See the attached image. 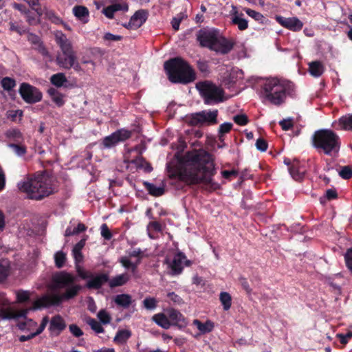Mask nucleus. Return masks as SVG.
Wrapping results in <instances>:
<instances>
[{"mask_svg": "<svg viewBox=\"0 0 352 352\" xmlns=\"http://www.w3.org/2000/svg\"><path fill=\"white\" fill-rule=\"evenodd\" d=\"M75 277L66 272L56 273L52 276L50 289L54 293L45 294L36 300L33 307L19 311L11 309H0V316L3 319H12L25 317L30 309L47 308L60 305L64 300H68L76 296L81 286L75 284Z\"/></svg>", "mask_w": 352, "mask_h": 352, "instance_id": "nucleus-1", "label": "nucleus"}, {"mask_svg": "<svg viewBox=\"0 0 352 352\" xmlns=\"http://www.w3.org/2000/svg\"><path fill=\"white\" fill-rule=\"evenodd\" d=\"M179 179L187 184H201L210 190H217L219 184L212 177L215 174L214 165L211 155L204 150L188 152L184 156Z\"/></svg>", "mask_w": 352, "mask_h": 352, "instance_id": "nucleus-2", "label": "nucleus"}, {"mask_svg": "<svg viewBox=\"0 0 352 352\" xmlns=\"http://www.w3.org/2000/svg\"><path fill=\"white\" fill-rule=\"evenodd\" d=\"M17 186L28 198L36 200H41L55 191L53 179L45 174L26 177L19 182Z\"/></svg>", "mask_w": 352, "mask_h": 352, "instance_id": "nucleus-3", "label": "nucleus"}, {"mask_svg": "<svg viewBox=\"0 0 352 352\" xmlns=\"http://www.w3.org/2000/svg\"><path fill=\"white\" fill-rule=\"evenodd\" d=\"M196 37L201 47L222 54L229 53L234 47L232 41L226 38L214 29L202 28L197 32Z\"/></svg>", "mask_w": 352, "mask_h": 352, "instance_id": "nucleus-4", "label": "nucleus"}, {"mask_svg": "<svg viewBox=\"0 0 352 352\" xmlns=\"http://www.w3.org/2000/svg\"><path fill=\"white\" fill-rule=\"evenodd\" d=\"M164 67L168 80L173 83L186 85L196 79L194 69L181 58L177 57L166 61Z\"/></svg>", "mask_w": 352, "mask_h": 352, "instance_id": "nucleus-5", "label": "nucleus"}, {"mask_svg": "<svg viewBox=\"0 0 352 352\" xmlns=\"http://www.w3.org/2000/svg\"><path fill=\"white\" fill-rule=\"evenodd\" d=\"M312 144L319 152L331 157H336L340 148L339 136L330 129L316 131L312 136Z\"/></svg>", "mask_w": 352, "mask_h": 352, "instance_id": "nucleus-6", "label": "nucleus"}, {"mask_svg": "<svg viewBox=\"0 0 352 352\" xmlns=\"http://www.w3.org/2000/svg\"><path fill=\"white\" fill-rule=\"evenodd\" d=\"M265 99L274 105H280L286 98L287 85L278 78L268 79L263 86Z\"/></svg>", "mask_w": 352, "mask_h": 352, "instance_id": "nucleus-7", "label": "nucleus"}, {"mask_svg": "<svg viewBox=\"0 0 352 352\" xmlns=\"http://www.w3.org/2000/svg\"><path fill=\"white\" fill-rule=\"evenodd\" d=\"M196 88L204 98V103L208 105L223 101V91L210 81L205 80L196 84Z\"/></svg>", "mask_w": 352, "mask_h": 352, "instance_id": "nucleus-8", "label": "nucleus"}, {"mask_svg": "<svg viewBox=\"0 0 352 352\" xmlns=\"http://www.w3.org/2000/svg\"><path fill=\"white\" fill-rule=\"evenodd\" d=\"M218 110H203L186 116V122L191 126H205L217 124Z\"/></svg>", "mask_w": 352, "mask_h": 352, "instance_id": "nucleus-9", "label": "nucleus"}, {"mask_svg": "<svg viewBox=\"0 0 352 352\" xmlns=\"http://www.w3.org/2000/svg\"><path fill=\"white\" fill-rule=\"evenodd\" d=\"M19 92L27 103L34 104L42 100L43 95L39 89L26 82L21 84Z\"/></svg>", "mask_w": 352, "mask_h": 352, "instance_id": "nucleus-10", "label": "nucleus"}, {"mask_svg": "<svg viewBox=\"0 0 352 352\" xmlns=\"http://www.w3.org/2000/svg\"><path fill=\"white\" fill-rule=\"evenodd\" d=\"M131 131L120 129L103 139L102 144L104 148H109L116 146L118 142H123L131 137Z\"/></svg>", "mask_w": 352, "mask_h": 352, "instance_id": "nucleus-11", "label": "nucleus"}, {"mask_svg": "<svg viewBox=\"0 0 352 352\" xmlns=\"http://www.w3.org/2000/svg\"><path fill=\"white\" fill-rule=\"evenodd\" d=\"M148 12L146 10H139L131 17L129 23L124 26L127 29L137 30L141 27L146 21Z\"/></svg>", "mask_w": 352, "mask_h": 352, "instance_id": "nucleus-12", "label": "nucleus"}, {"mask_svg": "<svg viewBox=\"0 0 352 352\" xmlns=\"http://www.w3.org/2000/svg\"><path fill=\"white\" fill-rule=\"evenodd\" d=\"M188 262L186 256L182 252L176 254L171 261L168 262V260H166L170 270V274L173 276L180 274L183 270L184 263H187Z\"/></svg>", "mask_w": 352, "mask_h": 352, "instance_id": "nucleus-13", "label": "nucleus"}, {"mask_svg": "<svg viewBox=\"0 0 352 352\" xmlns=\"http://www.w3.org/2000/svg\"><path fill=\"white\" fill-rule=\"evenodd\" d=\"M276 20L283 27L292 31L300 30L303 26L302 22L296 17L286 18L282 16H276Z\"/></svg>", "mask_w": 352, "mask_h": 352, "instance_id": "nucleus-14", "label": "nucleus"}, {"mask_svg": "<svg viewBox=\"0 0 352 352\" xmlns=\"http://www.w3.org/2000/svg\"><path fill=\"white\" fill-rule=\"evenodd\" d=\"M66 327L65 320L60 316L56 315L52 318L50 322L49 331L52 336H58Z\"/></svg>", "mask_w": 352, "mask_h": 352, "instance_id": "nucleus-15", "label": "nucleus"}, {"mask_svg": "<svg viewBox=\"0 0 352 352\" xmlns=\"http://www.w3.org/2000/svg\"><path fill=\"white\" fill-rule=\"evenodd\" d=\"M76 59V54H58L56 56L57 65L64 69H69L72 67L74 60Z\"/></svg>", "mask_w": 352, "mask_h": 352, "instance_id": "nucleus-16", "label": "nucleus"}, {"mask_svg": "<svg viewBox=\"0 0 352 352\" xmlns=\"http://www.w3.org/2000/svg\"><path fill=\"white\" fill-rule=\"evenodd\" d=\"M56 41L63 54H76L73 50L72 44L63 33L56 35Z\"/></svg>", "mask_w": 352, "mask_h": 352, "instance_id": "nucleus-17", "label": "nucleus"}, {"mask_svg": "<svg viewBox=\"0 0 352 352\" xmlns=\"http://www.w3.org/2000/svg\"><path fill=\"white\" fill-rule=\"evenodd\" d=\"M109 280V275L107 274H98L92 277L87 282L86 287L89 289H100L105 283Z\"/></svg>", "mask_w": 352, "mask_h": 352, "instance_id": "nucleus-18", "label": "nucleus"}, {"mask_svg": "<svg viewBox=\"0 0 352 352\" xmlns=\"http://www.w3.org/2000/svg\"><path fill=\"white\" fill-rule=\"evenodd\" d=\"M166 315L168 317L170 321H171V325H176L183 327L186 324L185 319L182 314L174 309H169L166 311Z\"/></svg>", "mask_w": 352, "mask_h": 352, "instance_id": "nucleus-19", "label": "nucleus"}, {"mask_svg": "<svg viewBox=\"0 0 352 352\" xmlns=\"http://www.w3.org/2000/svg\"><path fill=\"white\" fill-rule=\"evenodd\" d=\"M130 280V275L127 273H123L117 275L108 280L109 286L114 288L125 285Z\"/></svg>", "mask_w": 352, "mask_h": 352, "instance_id": "nucleus-20", "label": "nucleus"}, {"mask_svg": "<svg viewBox=\"0 0 352 352\" xmlns=\"http://www.w3.org/2000/svg\"><path fill=\"white\" fill-rule=\"evenodd\" d=\"M85 239H81L78 243H77L72 249V256L75 261V265H79L83 261V255L82 253V250L85 245Z\"/></svg>", "mask_w": 352, "mask_h": 352, "instance_id": "nucleus-21", "label": "nucleus"}, {"mask_svg": "<svg viewBox=\"0 0 352 352\" xmlns=\"http://www.w3.org/2000/svg\"><path fill=\"white\" fill-rule=\"evenodd\" d=\"M119 262L125 269L131 270L133 274H136L138 266L140 265V260H136L135 262H132L130 258L127 256H122L120 258Z\"/></svg>", "mask_w": 352, "mask_h": 352, "instance_id": "nucleus-22", "label": "nucleus"}, {"mask_svg": "<svg viewBox=\"0 0 352 352\" xmlns=\"http://www.w3.org/2000/svg\"><path fill=\"white\" fill-rule=\"evenodd\" d=\"M153 321L161 327L168 329L171 326V322L166 314L160 313L153 316Z\"/></svg>", "mask_w": 352, "mask_h": 352, "instance_id": "nucleus-23", "label": "nucleus"}, {"mask_svg": "<svg viewBox=\"0 0 352 352\" xmlns=\"http://www.w3.org/2000/svg\"><path fill=\"white\" fill-rule=\"evenodd\" d=\"M324 70V66L320 61H313L309 63V71L310 74L314 77L320 76Z\"/></svg>", "mask_w": 352, "mask_h": 352, "instance_id": "nucleus-24", "label": "nucleus"}, {"mask_svg": "<svg viewBox=\"0 0 352 352\" xmlns=\"http://www.w3.org/2000/svg\"><path fill=\"white\" fill-rule=\"evenodd\" d=\"M114 301L117 305L126 309L132 303V298L129 294H122L116 296Z\"/></svg>", "mask_w": 352, "mask_h": 352, "instance_id": "nucleus-25", "label": "nucleus"}, {"mask_svg": "<svg viewBox=\"0 0 352 352\" xmlns=\"http://www.w3.org/2000/svg\"><path fill=\"white\" fill-rule=\"evenodd\" d=\"M144 186H145L148 193L153 196L158 197L162 195L164 193V186H156L155 185L148 182H144Z\"/></svg>", "mask_w": 352, "mask_h": 352, "instance_id": "nucleus-26", "label": "nucleus"}, {"mask_svg": "<svg viewBox=\"0 0 352 352\" xmlns=\"http://www.w3.org/2000/svg\"><path fill=\"white\" fill-rule=\"evenodd\" d=\"M73 13L79 20L85 23L87 21L85 19L89 16V10L86 7L82 6H76L73 8Z\"/></svg>", "mask_w": 352, "mask_h": 352, "instance_id": "nucleus-27", "label": "nucleus"}, {"mask_svg": "<svg viewBox=\"0 0 352 352\" xmlns=\"http://www.w3.org/2000/svg\"><path fill=\"white\" fill-rule=\"evenodd\" d=\"M131 163L135 164L138 168L143 169L146 173H150L153 170L151 165L142 157H136L131 161Z\"/></svg>", "mask_w": 352, "mask_h": 352, "instance_id": "nucleus-28", "label": "nucleus"}, {"mask_svg": "<svg viewBox=\"0 0 352 352\" xmlns=\"http://www.w3.org/2000/svg\"><path fill=\"white\" fill-rule=\"evenodd\" d=\"M197 328L203 333H206L212 331L214 328V324L210 320L206 321L205 323L201 322L198 320H195L193 322Z\"/></svg>", "mask_w": 352, "mask_h": 352, "instance_id": "nucleus-29", "label": "nucleus"}, {"mask_svg": "<svg viewBox=\"0 0 352 352\" xmlns=\"http://www.w3.org/2000/svg\"><path fill=\"white\" fill-rule=\"evenodd\" d=\"M131 332L127 329L120 330L114 337L113 341L118 344H124L131 337Z\"/></svg>", "mask_w": 352, "mask_h": 352, "instance_id": "nucleus-30", "label": "nucleus"}, {"mask_svg": "<svg viewBox=\"0 0 352 352\" xmlns=\"http://www.w3.org/2000/svg\"><path fill=\"white\" fill-rule=\"evenodd\" d=\"M10 269V262L8 260H0V282L3 281L8 276Z\"/></svg>", "mask_w": 352, "mask_h": 352, "instance_id": "nucleus-31", "label": "nucleus"}, {"mask_svg": "<svg viewBox=\"0 0 352 352\" xmlns=\"http://www.w3.org/2000/svg\"><path fill=\"white\" fill-rule=\"evenodd\" d=\"M232 23L234 25H237L240 30H245L248 28V22L246 19L241 18L237 14V12H235L234 16L232 18Z\"/></svg>", "mask_w": 352, "mask_h": 352, "instance_id": "nucleus-32", "label": "nucleus"}, {"mask_svg": "<svg viewBox=\"0 0 352 352\" xmlns=\"http://www.w3.org/2000/svg\"><path fill=\"white\" fill-rule=\"evenodd\" d=\"M291 176L295 180H300L302 178L305 170L298 167L297 164H293L289 168Z\"/></svg>", "mask_w": 352, "mask_h": 352, "instance_id": "nucleus-33", "label": "nucleus"}, {"mask_svg": "<svg viewBox=\"0 0 352 352\" xmlns=\"http://www.w3.org/2000/svg\"><path fill=\"white\" fill-rule=\"evenodd\" d=\"M67 81L65 74L63 73H58L54 74L50 78V82L52 84L57 87H60L65 82Z\"/></svg>", "mask_w": 352, "mask_h": 352, "instance_id": "nucleus-34", "label": "nucleus"}, {"mask_svg": "<svg viewBox=\"0 0 352 352\" xmlns=\"http://www.w3.org/2000/svg\"><path fill=\"white\" fill-rule=\"evenodd\" d=\"M339 124L344 130L352 131V114L341 117L339 120Z\"/></svg>", "mask_w": 352, "mask_h": 352, "instance_id": "nucleus-35", "label": "nucleus"}, {"mask_svg": "<svg viewBox=\"0 0 352 352\" xmlns=\"http://www.w3.org/2000/svg\"><path fill=\"white\" fill-rule=\"evenodd\" d=\"M219 299L224 310L227 311L231 307L232 298L230 294L226 292H221L219 295Z\"/></svg>", "mask_w": 352, "mask_h": 352, "instance_id": "nucleus-36", "label": "nucleus"}, {"mask_svg": "<svg viewBox=\"0 0 352 352\" xmlns=\"http://www.w3.org/2000/svg\"><path fill=\"white\" fill-rule=\"evenodd\" d=\"M66 259V254L62 251H58L54 254L55 264L58 268H61L64 266Z\"/></svg>", "mask_w": 352, "mask_h": 352, "instance_id": "nucleus-37", "label": "nucleus"}, {"mask_svg": "<svg viewBox=\"0 0 352 352\" xmlns=\"http://www.w3.org/2000/svg\"><path fill=\"white\" fill-rule=\"evenodd\" d=\"M86 322L97 333H103L104 331L100 323L94 318H88L86 320Z\"/></svg>", "mask_w": 352, "mask_h": 352, "instance_id": "nucleus-38", "label": "nucleus"}, {"mask_svg": "<svg viewBox=\"0 0 352 352\" xmlns=\"http://www.w3.org/2000/svg\"><path fill=\"white\" fill-rule=\"evenodd\" d=\"M1 85L3 89L6 91H10L16 86V82L13 78L10 77H5L2 78Z\"/></svg>", "mask_w": 352, "mask_h": 352, "instance_id": "nucleus-39", "label": "nucleus"}, {"mask_svg": "<svg viewBox=\"0 0 352 352\" xmlns=\"http://www.w3.org/2000/svg\"><path fill=\"white\" fill-rule=\"evenodd\" d=\"M232 126L231 122H224L219 126L218 132L220 140H223V135L228 133L232 129Z\"/></svg>", "mask_w": 352, "mask_h": 352, "instance_id": "nucleus-40", "label": "nucleus"}, {"mask_svg": "<svg viewBox=\"0 0 352 352\" xmlns=\"http://www.w3.org/2000/svg\"><path fill=\"white\" fill-rule=\"evenodd\" d=\"M6 137L16 142H19L22 139V134L17 129H11L6 132Z\"/></svg>", "mask_w": 352, "mask_h": 352, "instance_id": "nucleus-41", "label": "nucleus"}, {"mask_svg": "<svg viewBox=\"0 0 352 352\" xmlns=\"http://www.w3.org/2000/svg\"><path fill=\"white\" fill-rule=\"evenodd\" d=\"M8 146L18 156H23L26 153V148L24 146L17 144H10Z\"/></svg>", "mask_w": 352, "mask_h": 352, "instance_id": "nucleus-42", "label": "nucleus"}, {"mask_svg": "<svg viewBox=\"0 0 352 352\" xmlns=\"http://www.w3.org/2000/svg\"><path fill=\"white\" fill-rule=\"evenodd\" d=\"M339 175L344 179H349L352 177V169L349 166H344L342 167L341 170L339 172Z\"/></svg>", "mask_w": 352, "mask_h": 352, "instance_id": "nucleus-43", "label": "nucleus"}, {"mask_svg": "<svg viewBox=\"0 0 352 352\" xmlns=\"http://www.w3.org/2000/svg\"><path fill=\"white\" fill-rule=\"evenodd\" d=\"M144 307L148 310H153L155 309L157 306V300L154 298H146L143 300Z\"/></svg>", "mask_w": 352, "mask_h": 352, "instance_id": "nucleus-44", "label": "nucleus"}, {"mask_svg": "<svg viewBox=\"0 0 352 352\" xmlns=\"http://www.w3.org/2000/svg\"><path fill=\"white\" fill-rule=\"evenodd\" d=\"M76 272L78 273V275L82 278V279H90L92 277V273L90 272L85 270L81 266L79 265H76Z\"/></svg>", "mask_w": 352, "mask_h": 352, "instance_id": "nucleus-45", "label": "nucleus"}, {"mask_svg": "<svg viewBox=\"0 0 352 352\" xmlns=\"http://www.w3.org/2000/svg\"><path fill=\"white\" fill-rule=\"evenodd\" d=\"M45 14L47 19L55 24H60L63 22L62 19L56 16L53 11L46 10Z\"/></svg>", "mask_w": 352, "mask_h": 352, "instance_id": "nucleus-46", "label": "nucleus"}, {"mask_svg": "<svg viewBox=\"0 0 352 352\" xmlns=\"http://www.w3.org/2000/svg\"><path fill=\"white\" fill-rule=\"evenodd\" d=\"M28 5L34 10L40 16L43 14V10L38 6V0H24Z\"/></svg>", "mask_w": 352, "mask_h": 352, "instance_id": "nucleus-47", "label": "nucleus"}, {"mask_svg": "<svg viewBox=\"0 0 352 352\" xmlns=\"http://www.w3.org/2000/svg\"><path fill=\"white\" fill-rule=\"evenodd\" d=\"M244 10L249 16L253 18L256 21H260L263 19V14L258 12L250 8H245Z\"/></svg>", "mask_w": 352, "mask_h": 352, "instance_id": "nucleus-48", "label": "nucleus"}, {"mask_svg": "<svg viewBox=\"0 0 352 352\" xmlns=\"http://www.w3.org/2000/svg\"><path fill=\"white\" fill-rule=\"evenodd\" d=\"M100 321L106 324L111 322V317L109 314L104 310H100L97 315Z\"/></svg>", "mask_w": 352, "mask_h": 352, "instance_id": "nucleus-49", "label": "nucleus"}, {"mask_svg": "<svg viewBox=\"0 0 352 352\" xmlns=\"http://www.w3.org/2000/svg\"><path fill=\"white\" fill-rule=\"evenodd\" d=\"M233 120L237 124L240 126H245L248 123V118L245 114H239L234 116L233 118Z\"/></svg>", "mask_w": 352, "mask_h": 352, "instance_id": "nucleus-50", "label": "nucleus"}, {"mask_svg": "<svg viewBox=\"0 0 352 352\" xmlns=\"http://www.w3.org/2000/svg\"><path fill=\"white\" fill-rule=\"evenodd\" d=\"M69 330L70 333L76 338H79L83 335V331L78 325L75 324L69 325Z\"/></svg>", "mask_w": 352, "mask_h": 352, "instance_id": "nucleus-51", "label": "nucleus"}, {"mask_svg": "<svg viewBox=\"0 0 352 352\" xmlns=\"http://www.w3.org/2000/svg\"><path fill=\"white\" fill-rule=\"evenodd\" d=\"M167 296L169 298L170 300H171L175 305H182L184 303L183 299L175 292H169L167 294Z\"/></svg>", "mask_w": 352, "mask_h": 352, "instance_id": "nucleus-52", "label": "nucleus"}, {"mask_svg": "<svg viewBox=\"0 0 352 352\" xmlns=\"http://www.w3.org/2000/svg\"><path fill=\"white\" fill-rule=\"evenodd\" d=\"M101 235L106 240H110L112 237L111 232L109 229L106 223H103L101 227Z\"/></svg>", "mask_w": 352, "mask_h": 352, "instance_id": "nucleus-53", "label": "nucleus"}, {"mask_svg": "<svg viewBox=\"0 0 352 352\" xmlns=\"http://www.w3.org/2000/svg\"><path fill=\"white\" fill-rule=\"evenodd\" d=\"M17 300L20 302L28 301L30 297V293L28 291H19L16 294Z\"/></svg>", "mask_w": 352, "mask_h": 352, "instance_id": "nucleus-54", "label": "nucleus"}, {"mask_svg": "<svg viewBox=\"0 0 352 352\" xmlns=\"http://www.w3.org/2000/svg\"><path fill=\"white\" fill-rule=\"evenodd\" d=\"M344 258L346 267L352 272V248L346 251Z\"/></svg>", "mask_w": 352, "mask_h": 352, "instance_id": "nucleus-55", "label": "nucleus"}, {"mask_svg": "<svg viewBox=\"0 0 352 352\" xmlns=\"http://www.w3.org/2000/svg\"><path fill=\"white\" fill-rule=\"evenodd\" d=\"M143 252L141 250V249L138 248L135 249L133 251H131L128 253V257L132 258L135 257L137 258V260H140V263H141V260L143 257Z\"/></svg>", "mask_w": 352, "mask_h": 352, "instance_id": "nucleus-56", "label": "nucleus"}, {"mask_svg": "<svg viewBox=\"0 0 352 352\" xmlns=\"http://www.w3.org/2000/svg\"><path fill=\"white\" fill-rule=\"evenodd\" d=\"M256 147L261 152L266 151L267 149V143L264 139L258 138L256 142Z\"/></svg>", "mask_w": 352, "mask_h": 352, "instance_id": "nucleus-57", "label": "nucleus"}, {"mask_svg": "<svg viewBox=\"0 0 352 352\" xmlns=\"http://www.w3.org/2000/svg\"><path fill=\"white\" fill-rule=\"evenodd\" d=\"M10 30L17 32L19 35H23L26 32V30L23 27L16 25L13 22H10Z\"/></svg>", "mask_w": 352, "mask_h": 352, "instance_id": "nucleus-58", "label": "nucleus"}, {"mask_svg": "<svg viewBox=\"0 0 352 352\" xmlns=\"http://www.w3.org/2000/svg\"><path fill=\"white\" fill-rule=\"evenodd\" d=\"M336 337L340 339L342 344H346L348 343L349 340L352 338V331H349L346 334L338 333Z\"/></svg>", "mask_w": 352, "mask_h": 352, "instance_id": "nucleus-59", "label": "nucleus"}, {"mask_svg": "<svg viewBox=\"0 0 352 352\" xmlns=\"http://www.w3.org/2000/svg\"><path fill=\"white\" fill-rule=\"evenodd\" d=\"M279 124L283 130L287 131L293 126V120L292 118L284 119L279 122Z\"/></svg>", "mask_w": 352, "mask_h": 352, "instance_id": "nucleus-60", "label": "nucleus"}, {"mask_svg": "<svg viewBox=\"0 0 352 352\" xmlns=\"http://www.w3.org/2000/svg\"><path fill=\"white\" fill-rule=\"evenodd\" d=\"M197 67L201 73L207 74L209 72L208 64L205 60H198Z\"/></svg>", "mask_w": 352, "mask_h": 352, "instance_id": "nucleus-61", "label": "nucleus"}, {"mask_svg": "<svg viewBox=\"0 0 352 352\" xmlns=\"http://www.w3.org/2000/svg\"><path fill=\"white\" fill-rule=\"evenodd\" d=\"M64 95L59 93L56 96H54L52 100V101L58 106L62 107L65 104V100L63 99Z\"/></svg>", "mask_w": 352, "mask_h": 352, "instance_id": "nucleus-62", "label": "nucleus"}, {"mask_svg": "<svg viewBox=\"0 0 352 352\" xmlns=\"http://www.w3.org/2000/svg\"><path fill=\"white\" fill-rule=\"evenodd\" d=\"M27 21L31 25H36L38 23V19L34 16L30 11H28L25 14Z\"/></svg>", "mask_w": 352, "mask_h": 352, "instance_id": "nucleus-63", "label": "nucleus"}, {"mask_svg": "<svg viewBox=\"0 0 352 352\" xmlns=\"http://www.w3.org/2000/svg\"><path fill=\"white\" fill-rule=\"evenodd\" d=\"M48 322V318L47 316L44 317L42 319L41 323L38 329L34 333H33L34 334H35V336L42 333V331L45 329Z\"/></svg>", "mask_w": 352, "mask_h": 352, "instance_id": "nucleus-64", "label": "nucleus"}]
</instances>
